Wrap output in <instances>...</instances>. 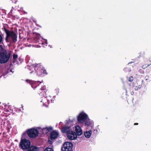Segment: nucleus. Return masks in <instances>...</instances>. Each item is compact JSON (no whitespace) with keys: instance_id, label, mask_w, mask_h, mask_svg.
<instances>
[{"instance_id":"c03bdc74","label":"nucleus","mask_w":151,"mask_h":151,"mask_svg":"<svg viewBox=\"0 0 151 151\" xmlns=\"http://www.w3.org/2000/svg\"><path fill=\"white\" fill-rule=\"evenodd\" d=\"M19 61H20V58H19Z\"/></svg>"},{"instance_id":"f03ea898","label":"nucleus","mask_w":151,"mask_h":151,"mask_svg":"<svg viewBox=\"0 0 151 151\" xmlns=\"http://www.w3.org/2000/svg\"><path fill=\"white\" fill-rule=\"evenodd\" d=\"M31 145V142L29 140L26 139H21L19 145L21 148L24 151L26 150Z\"/></svg>"},{"instance_id":"58836bf2","label":"nucleus","mask_w":151,"mask_h":151,"mask_svg":"<svg viewBox=\"0 0 151 151\" xmlns=\"http://www.w3.org/2000/svg\"><path fill=\"white\" fill-rule=\"evenodd\" d=\"M33 85H32V88H35V87H33Z\"/></svg>"},{"instance_id":"473e14b6","label":"nucleus","mask_w":151,"mask_h":151,"mask_svg":"<svg viewBox=\"0 0 151 151\" xmlns=\"http://www.w3.org/2000/svg\"><path fill=\"white\" fill-rule=\"evenodd\" d=\"M149 78V76H146V77H145V78L146 79V80H148V78Z\"/></svg>"},{"instance_id":"ea45409f","label":"nucleus","mask_w":151,"mask_h":151,"mask_svg":"<svg viewBox=\"0 0 151 151\" xmlns=\"http://www.w3.org/2000/svg\"><path fill=\"white\" fill-rule=\"evenodd\" d=\"M41 44H42V45H43V42H42V43H41Z\"/></svg>"},{"instance_id":"f8f14e48","label":"nucleus","mask_w":151,"mask_h":151,"mask_svg":"<svg viewBox=\"0 0 151 151\" xmlns=\"http://www.w3.org/2000/svg\"><path fill=\"white\" fill-rule=\"evenodd\" d=\"M52 127H46L45 128H43L42 129V132L43 134H47L50 132L52 130Z\"/></svg>"},{"instance_id":"2f4dec72","label":"nucleus","mask_w":151,"mask_h":151,"mask_svg":"<svg viewBox=\"0 0 151 151\" xmlns=\"http://www.w3.org/2000/svg\"><path fill=\"white\" fill-rule=\"evenodd\" d=\"M135 90L137 91L138 90L137 86H135Z\"/></svg>"},{"instance_id":"4c0bfd02","label":"nucleus","mask_w":151,"mask_h":151,"mask_svg":"<svg viewBox=\"0 0 151 151\" xmlns=\"http://www.w3.org/2000/svg\"><path fill=\"white\" fill-rule=\"evenodd\" d=\"M73 151V150H71H71H66V151Z\"/></svg>"},{"instance_id":"bb28decb","label":"nucleus","mask_w":151,"mask_h":151,"mask_svg":"<svg viewBox=\"0 0 151 151\" xmlns=\"http://www.w3.org/2000/svg\"><path fill=\"white\" fill-rule=\"evenodd\" d=\"M139 72L142 73H144V71L142 69H140L139 70Z\"/></svg>"},{"instance_id":"f257e3e1","label":"nucleus","mask_w":151,"mask_h":151,"mask_svg":"<svg viewBox=\"0 0 151 151\" xmlns=\"http://www.w3.org/2000/svg\"><path fill=\"white\" fill-rule=\"evenodd\" d=\"M28 136L31 138H35L37 137L39 134V131L34 128H31L27 130Z\"/></svg>"},{"instance_id":"72a5a7b5","label":"nucleus","mask_w":151,"mask_h":151,"mask_svg":"<svg viewBox=\"0 0 151 151\" xmlns=\"http://www.w3.org/2000/svg\"><path fill=\"white\" fill-rule=\"evenodd\" d=\"M131 95H133L134 94V92L133 91L131 92Z\"/></svg>"},{"instance_id":"6ab92c4d","label":"nucleus","mask_w":151,"mask_h":151,"mask_svg":"<svg viewBox=\"0 0 151 151\" xmlns=\"http://www.w3.org/2000/svg\"><path fill=\"white\" fill-rule=\"evenodd\" d=\"M19 12L22 13V14H27V12H26L23 9V8H20V9H19Z\"/></svg>"},{"instance_id":"2eb2a0df","label":"nucleus","mask_w":151,"mask_h":151,"mask_svg":"<svg viewBox=\"0 0 151 151\" xmlns=\"http://www.w3.org/2000/svg\"><path fill=\"white\" fill-rule=\"evenodd\" d=\"M91 134V131L89 130V131H86L84 133L85 137L87 138H89Z\"/></svg>"},{"instance_id":"423d86ee","label":"nucleus","mask_w":151,"mask_h":151,"mask_svg":"<svg viewBox=\"0 0 151 151\" xmlns=\"http://www.w3.org/2000/svg\"><path fill=\"white\" fill-rule=\"evenodd\" d=\"M7 38H11L13 42H15L17 40V35L13 31H7L6 32Z\"/></svg>"},{"instance_id":"7ed1b4c3","label":"nucleus","mask_w":151,"mask_h":151,"mask_svg":"<svg viewBox=\"0 0 151 151\" xmlns=\"http://www.w3.org/2000/svg\"><path fill=\"white\" fill-rule=\"evenodd\" d=\"M10 54L7 52L3 53L0 54V63H4L7 62L10 57Z\"/></svg>"},{"instance_id":"4468645a","label":"nucleus","mask_w":151,"mask_h":151,"mask_svg":"<svg viewBox=\"0 0 151 151\" xmlns=\"http://www.w3.org/2000/svg\"><path fill=\"white\" fill-rule=\"evenodd\" d=\"M26 151H39L38 148L36 146L31 145L26 150Z\"/></svg>"},{"instance_id":"a878e982","label":"nucleus","mask_w":151,"mask_h":151,"mask_svg":"<svg viewBox=\"0 0 151 151\" xmlns=\"http://www.w3.org/2000/svg\"><path fill=\"white\" fill-rule=\"evenodd\" d=\"M17 57L18 55H17L14 54L13 55V59H16L17 58Z\"/></svg>"},{"instance_id":"c85d7f7f","label":"nucleus","mask_w":151,"mask_h":151,"mask_svg":"<svg viewBox=\"0 0 151 151\" xmlns=\"http://www.w3.org/2000/svg\"><path fill=\"white\" fill-rule=\"evenodd\" d=\"M2 37L1 36V35H0V43H1V41H2Z\"/></svg>"},{"instance_id":"412c9836","label":"nucleus","mask_w":151,"mask_h":151,"mask_svg":"<svg viewBox=\"0 0 151 151\" xmlns=\"http://www.w3.org/2000/svg\"><path fill=\"white\" fill-rule=\"evenodd\" d=\"M151 65V63L150 64H146L145 65H143L142 66V68L143 69H145L146 68H147V67L150 66V65Z\"/></svg>"},{"instance_id":"4be33fe9","label":"nucleus","mask_w":151,"mask_h":151,"mask_svg":"<svg viewBox=\"0 0 151 151\" xmlns=\"http://www.w3.org/2000/svg\"><path fill=\"white\" fill-rule=\"evenodd\" d=\"M26 81L27 83H30V84H31L32 83H33V81H31V80H29V79L26 80Z\"/></svg>"},{"instance_id":"f3484780","label":"nucleus","mask_w":151,"mask_h":151,"mask_svg":"<svg viewBox=\"0 0 151 151\" xmlns=\"http://www.w3.org/2000/svg\"><path fill=\"white\" fill-rule=\"evenodd\" d=\"M84 124L85 126L88 127L90 125L91 123V122L89 120H86V121H85V122Z\"/></svg>"},{"instance_id":"79ce46f5","label":"nucleus","mask_w":151,"mask_h":151,"mask_svg":"<svg viewBox=\"0 0 151 151\" xmlns=\"http://www.w3.org/2000/svg\"><path fill=\"white\" fill-rule=\"evenodd\" d=\"M126 93H127V91H126Z\"/></svg>"},{"instance_id":"1a4fd4ad","label":"nucleus","mask_w":151,"mask_h":151,"mask_svg":"<svg viewBox=\"0 0 151 151\" xmlns=\"http://www.w3.org/2000/svg\"><path fill=\"white\" fill-rule=\"evenodd\" d=\"M34 42L35 43H39V44L41 43H40V40L41 38V37L40 35V34L37 33H34Z\"/></svg>"},{"instance_id":"aec40b11","label":"nucleus","mask_w":151,"mask_h":151,"mask_svg":"<svg viewBox=\"0 0 151 151\" xmlns=\"http://www.w3.org/2000/svg\"><path fill=\"white\" fill-rule=\"evenodd\" d=\"M44 151H54V150L52 148L47 147L45 149Z\"/></svg>"},{"instance_id":"c9c22d12","label":"nucleus","mask_w":151,"mask_h":151,"mask_svg":"<svg viewBox=\"0 0 151 151\" xmlns=\"http://www.w3.org/2000/svg\"><path fill=\"white\" fill-rule=\"evenodd\" d=\"M17 1H18L17 0H16L15 1H13L12 2H14L15 3H16L17 2Z\"/></svg>"},{"instance_id":"cd10ccee","label":"nucleus","mask_w":151,"mask_h":151,"mask_svg":"<svg viewBox=\"0 0 151 151\" xmlns=\"http://www.w3.org/2000/svg\"><path fill=\"white\" fill-rule=\"evenodd\" d=\"M39 65V64H33V66L35 67H37L38 65Z\"/></svg>"},{"instance_id":"393cba45","label":"nucleus","mask_w":151,"mask_h":151,"mask_svg":"<svg viewBox=\"0 0 151 151\" xmlns=\"http://www.w3.org/2000/svg\"><path fill=\"white\" fill-rule=\"evenodd\" d=\"M133 77L132 76H130L129 79V81L130 82H131L133 81Z\"/></svg>"},{"instance_id":"5701e85b","label":"nucleus","mask_w":151,"mask_h":151,"mask_svg":"<svg viewBox=\"0 0 151 151\" xmlns=\"http://www.w3.org/2000/svg\"><path fill=\"white\" fill-rule=\"evenodd\" d=\"M26 81L27 83H30V84H31L32 83H33V81H31V80H29V79L26 80Z\"/></svg>"},{"instance_id":"e433bc0d","label":"nucleus","mask_w":151,"mask_h":151,"mask_svg":"<svg viewBox=\"0 0 151 151\" xmlns=\"http://www.w3.org/2000/svg\"><path fill=\"white\" fill-rule=\"evenodd\" d=\"M132 63H133V62H129V63H128V64H131Z\"/></svg>"},{"instance_id":"dca6fc26","label":"nucleus","mask_w":151,"mask_h":151,"mask_svg":"<svg viewBox=\"0 0 151 151\" xmlns=\"http://www.w3.org/2000/svg\"><path fill=\"white\" fill-rule=\"evenodd\" d=\"M5 52H7L6 51L4 50L3 48V47L2 45H0V54Z\"/></svg>"},{"instance_id":"a18cd8bd","label":"nucleus","mask_w":151,"mask_h":151,"mask_svg":"<svg viewBox=\"0 0 151 151\" xmlns=\"http://www.w3.org/2000/svg\"><path fill=\"white\" fill-rule=\"evenodd\" d=\"M9 111V110H8L7 111Z\"/></svg>"},{"instance_id":"6e6552de","label":"nucleus","mask_w":151,"mask_h":151,"mask_svg":"<svg viewBox=\"0 0 151 151\" xmlns=\"http://www.w3.org/2000/svg\"><path fill=\"white\" fill-rule=\"evenodd\" d=\"M67 136L68 139L71 140L75 139L77 137L76 132L73 131L68 133Z\"/></svg>"},{"instance_id":"ddd939ff","label":"nucleus","mask_w":151,"mask_h":151,"mask_svg":"<svg viewBox=\"0 0 151 151\" xmlns=\"http://www.w3.org/2000/svg\"><path fill=\"white\" fill-rule=\"evenodd\" d=\"M75 131L76 135H81L82 133L81 128L79 126H77L76 127Z\"/></svg>"},{"instance_id":"20e7f679","label":"nucleus","mask_w":151,"mask_h":151,"mask_svg":"<svg viewBox=\"0 0 151 151\" xmlns=\"http://www.w3.org/2000/svg\"><path fill=\"white\" fill-rule=\"evenodd\" d=\"M37 92L41 97H42L45 96V97H48L47 95L49 93V91L46 89V87L45 86H43L40 88L38 90Z\"/></svg>"},{"instance_id":"a19ab883","label":"nucleus","mask_w":151,"mask_h":151,"mask_svg":"<svg viewBox=\"0 0 151 151\" xmlns=\"http://www.w3.org/2000/svg\"><path fill=\"white\" fill-rule=\"evenodd\" d=\"M19 111H21V109H19Z\"/></svg>"},{"instance_id":"37998d69","label":"nucleus","mask_w":151,"mask_h":151,"mask_svg":"<svg viewBox=\"0 0 151 151\" xmlns=\"http://www.w3.org/2000/svg\"><path fill=\"white\" fill-rule=\"evenodd\" d=\"M38 69H39V70H40V68H38Z\"/></svg>"},{"instance_id":"b1692460","label":"nucleus","mask_w":151,"mask_h":151,"mask_svg":"<svg viewBox=\"0 0 151 151\" xmlns=\"http://www.w3.org/2000/svg\"><path fill=\"white\" fill-rule=\"evenodd\" d=\"M42 72L43 74H45V75L47 74V73L46 70L44 69H42Z\"/></svg>"},{"instance_id":"39448f33","label":"nucleus","mask_w":151,"mask_h":151,"mask_svg":"<svg viewBox=\"0 0 151 151\" xmlns=\"http://www.w3.org/2000/svg\"><path fill=\"white\" fill-rule=\"evenodd\" d=\"M87 115L85 113H81L77 117V120L78 123L84 124L85 121L87 120Z\"/></svg>"},{"instance_id":"9d476101","label":"nucleus","mask_w":151,"mask_h":151,"mask_svg":"<svg viewBox=\"0 0 151 151\" xmlns=\"http://www.w3.org/2000/svg\"><path fill=\"white\" fill-rule=\"evenodd\" d=\"M61 131L63 133H66L67 135L72 130H71L70 127L69 126H64L61 129Z\"/></svg>"},{"instance_id":"c756f323","label":"nucleus","mask_w":151,"mask_h":151,"mask_svg":"<svg viewBox=\"0 0 151 151\" xmlns=\"http://www.w3.org/2000/svg\"><path fill=\"white\" fill-rule=\"evenodd\" d=\"M19 38H21V37H22L20 35V33H21V32H22V30H21L20 29H19Z\"/></svg>"},{"instance_id":"7c9ffc66","label":"nucleus","mask_w":151,"mask_h":151,"mask_svg":"<svg viewBox=\"0 0 151 151\" xmlns=\"http://www.w3.org/2000/svg\"><path fill=\"white\" fill-rule=\"evenodd\" d=\"M142 87V85H139L138 86V88L139 89H140V88Z\"/></svg>"},{"instance_id":"a211bd4d","label":"nucleus","mask_w":151,"mask_h":151,"mask_svg":"<svg viewBox=\"0 0 151 151\" xmlns=\"http://www.w3.org/2000/svg\"><path fill=\"white\" fill-rule=\"evenodd\" d=\"M13 73V72L12 71V69L10 67L9 68H6V73Z\"/></svg>"},{"instance_id":"9b49d317","label":"nucleus","mask_w":151,"mask_h":151,"mask_svg":"<svg viewBox=\"0 0 151 151\" xmlns=\"http://www.w3.org/2000/svg\"><path fill=\"white\" fill-rule=\"evenodd\" d=\"M59 134L58 132L54 131L51 132L50 135V138L51 140L55 139L58 136Z\"/></svg>"},{"instance_id":"0eeeda50","label":"nucleus","mask_w":151,"mask_h":151,"mask_svg":"<svg viewBox=\"0 0 151 151\" xmlns=\"http://www.w3.org/2000/svg\"><path fill=\"white\" fill-rule=\"evenodd\" d=\"M73 147V144L69 142H65L63 145L61 150L63 151L66 150H73L72 148Z\"/></svg>"},{"instance_id":"f704fd0d","label":"nucleus","mask_w":151,"mask_h":151,"mask_svg":"<svg viewBox=\"0 0 151 151\" xmlns=\"http://www.w3.org/2000/svg\"><path fill=\"white\" fill-rule=\"evenodd\" d=\"M138 123H134V125H138Z\"/></svg>"}]
</instances>
